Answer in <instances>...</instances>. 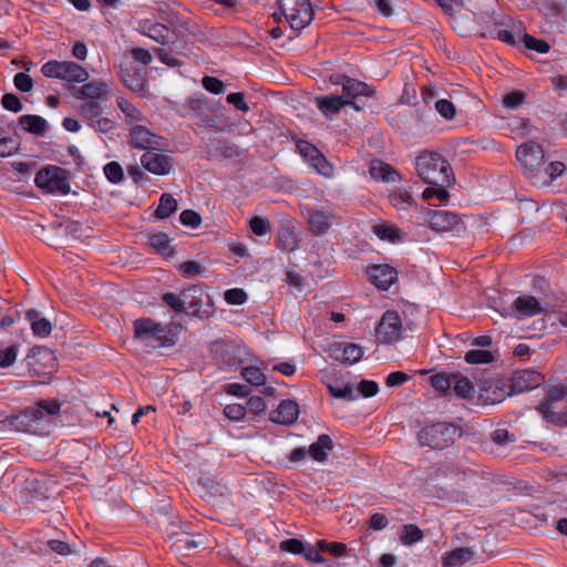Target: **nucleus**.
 <instances>
[{"label":"nucleus","instance_id":"nucleus-59","mask_svg":"<svg viewBox=\"0 0 567 567\" xmlns=\"http://www.w3.org/2000/svg\"><path fill=\"white\" fill-rule=\"evenodd\" d=\"M179 220L184 226L196 228L202 223L200 215L193 209H185L179 215Z\"/></svg>","mask_w":567,"mask_h":567},{"label":"nucleus","instance_id":"nucleus-10","mask_svg":"<svg viewBox=\"0 0 567 567\" xmlns=\"http://www.w3.org/2000/svg\"><path fill=\"white\" fill-rule=\"evenodd\" d=\"M128 144L132 148L148 151H163L166 146L164 137L151 132L144 125H132L128 131Z\"/></svg>","mask_w":567,"mask_h":567},{"label":"nucleus","instance_id":"nucleus-57","mask_svg":"<svg viewBox=\"0 0 567 567\" xmlns=\"http://www.w3.org/2000/svg\"><path fill=\"white\" fill-rule=\"evenodd\" d=\"M224 298L229 305L239 306L247 301V293L240 288H233L225 291Z\"/></svg>","mask_w":567,"mask_h":567},{"label":"nucleus","instance_id":"nucleus-30","mask_svg":"<svg viewBox=\"0 0 567 567\" xmlns=\"http://www.w3.org/2000/svg\"><path fill=\"white\" fill-rule=\"evenodd\" d=\"M566 169L563 162H551L543 166L539 176L533 181V185L543 187L549 185L556 177L560 176Z\"/></svg>","mask_w":567,"mask_h":567},{"label":"nucleus","instance_id":"nucleus-6","mask_svg":"<svg viewBox=\"0 0 567 567\" xmlns=\"http://www.w3.org/2000/svg\"><path fill=\"white\" fill-rule=\"evenodd\" d=\"M279 3L286 20L295 30H302L315 17L309 0H279Z\"/></svg>","mask_w":567,"mask_h":567},{"label":"nucleus","instance_id":"nucleus-31","mask_svg":"<svg viewBox=\"0 0 567 567\" xmlns=\"http://www.w3.org/2000/svg\"><path fill=\"white\" fill-rule=\"evenodd\" d=\"M73 95L76 99H101L107 94V85L104 82L93 81L76 89L73 87Z\"/></svg>","mask_w":567,"mask_h":567},{"label":"nucleus","instance_id":"nucleus-7","mask_svg":"<svg viewBox=\"0 0 567 567\" xmlns=\"http://www.w3.org/2000/svg\"><path fill=\"white\" fill-rule=\"evenodd\" d=\"M567 395L564 386H555L550 389L544 400L537 406V411L548 423L564 426L567 425V412L556 411L557 404Z\"/></svg>","mask_w":567,"mask_h":567},{"label":"nucleus","instance_id":"nucleus-43","mask_svg":"<svg viewBox=\"0 0 567 567\" xmlns=\"http://www.w3.org/2000/svg\"><path fill=\"white\" fill-rule=\"evenodd\" d=\"M372 231L375 236H378L381 240H388L390 243H396L400 237L398 234V229L391 225L379 224L372 227Z\"/></svg>","mask_w":567,"mask_h":567},{"label":"nucleus","instance_id":"nucleus-20","mask_svg":"<svg viewBox=\"0 0 567 567\" xmlns=\"http://www.w3.org/2000/svg\"><path fill=\"white\" fill-rule=\"evenodd\" d=\"M207 154L209 158L231 159L240 156V151L230 141L226 138H210L207 143Z\"/></svg>","mask_w":567,"mask_h":567},{"label":"nucleus","instance_id":"nucleus-60","mask_svg":"<svg viewBox=\"0 0 567 567\" xmlns=\"http://www.w3.org/2000/svg\"><path fill=\"white\" fill-rule=\"evenodd\" d=\"M447 186H434L425 188L423 192V198L430 199L436 197L440 202H445L449 198V192L445 189Z\"/></svg>","mask_w":567,"mask_h":567},{"label":"nucleus","instance_id":"nucleus-28","mask_svg":"<svg viewBox=\"0 0 567 567\" xmlns=\"http://www.w3.org/2000/svg\"><path fill=\"white\" fill-rule=\"evenodd\" d=\"M347 103H350V101H343V96L341 95L330 94L316 97L317 107L327 117H332L338 114Z\"/></svg>","mask_w":567,"mask_h":567},{"label":"nucleus","instance_id":"nucleus-18","mask_svg":"<svg viewBox=\"0 0 567 567\" xmlns=\"http://www.w3.org/2000/svg\"><path fill=\"white\" fill-rule=\"evenodd\" d=\"M42 361L43 371L38 369V384H49L58 371V359L51 349L38 344V364Z\"/></svg>","mask_w":567,"mask_h":567},{"label":"nucleus","instance_id":"nucleus-16","mask_svg":"<svg viewBox=\"0 0 567 567\" xmlns=\"http://www.w3.org/2000/svg\"><path fill=\"white\" fill-rule=\"evenodd\" d=\"M427 220L430 227L436 231L458 230L462 226L461 217L447 210H429Z\"/></svg>","mask_w":567,"mask_h":567},{"label":"nucleus","instance_id":"nucleus-24","mask_svg":"<svg viewBox=\"0 0 567 567\" xmlns=\"http://www.w3.org/2000/svg\"><path fill=\"white\" fill-rule=\"evenodd\" d=\"M8 424L17 432L33 433L35 429V410L27 409L8 417Z\"/></svg>","mask_w":567,"mask_h":567},{"label":"nucleus","instance_id":"nucleus-27","mask_svg":"<svg viewBox=\"0 0 567 567\" xmlns=\"http://www.w3.org/2000/svg\"><path fill=\"white\" fill-rule=\"evenodd\" d=\"M370 175L375 181L393 183L401 181L400 174L390 165L380 159H373L369 167Z\"/></svg>","mask_w":567,"mask_h":567},{"label":"nucleus","instance_id":"nucleus-38","mask_svg":"<svg viewBox=\"0 0 567 567\" xmlns=\"http://www.w3.org/2000/svg\"><path fill=\"white\" fill-rule=\"evenodd\" d=\"M116 105L122 111V113L125 115V122L126 124H134L140 123L144 120L143 113L133 105L128 100L118 96L116 99Z\"/></svg>","mask_w":567,"mask_h":567},{"label":"nucleus","instance_id":"nucleus-46","mask_svg":"<svg viewBox=\"0 0 567 567\" xmlns=\"http://www.w3.org/2000/svg\"><path fill=\"white\" fill-rule=\"evenodd\" d=\"M493 360V353L487 350H470L465 354V361L470 364L489 363Z\"/></svg>","mask_w":567,"mask_h":567},{"label":"nucleus","instance_id":"nucleus-11","mask_svg":"<svg viewBox=\"0 0 567 567\" xmlns=\"http://www.w3.org/2000/svg\"><path fill=\"white\" fill-rule=\"evenodd\" d=\"M377 340L381 343L390 344L396 342L402 337V321L396 311H386L383 313L377 329Z\"/></svg>","mask_w":567,"mask_h":567},{"label":"nucleus","instance_id":"nucleus-52","mask_svg":"<svg viewBox=\"0 0 567 567\" xmlns=\"http://www.w3.org/2000/svg\"><path fill=\"white\" fill-rule=\"evenodd\" d=\"M104 174L106 178L113 184H117L124 178L123 168L117 162L107 163L104 166Z\"/></svg>","mask_w":567,"mask_h":567},{"label":"nucleus","instance_id":"nucleus-25","mask_svg":"<svg viewBox=\"0 0 567 567\" xmlns=\"http://www.w3.org/2000/svg\"><path fill=\"white\" fill-rule=\"evenodd\" d=\"M172 548L181 555H192L203 542L195 539L185 532L174 533L171 535Z\"/></svg>","mask_w":567,"mask_h":567},{"label":"nucleus","instance_id":"nucleus-29","mask_svg":"<svg viewBox=\"0 0 567 567\" xmlns=\"http://www.w3.org/2000/svg\"><path fill=\"white\" fill-rule=\"evenodd\" d=\"M334 443L328 434H320L308 450L310 457L317 462L323 463L328 460V452L332 451Z\"/></svg>","mask_w":567,"mask_h":567},{"label":"nucleus","instance_id":"nucleus-35","mask_svg":"<svg viewBox=\"0 0 567 567\" xmlns=\"http://www.w3.org/2000/svg\"><path fill=\"white\" fill-rule=\"evenodd\" d=\"M474 553L470 548L458 547L447 553L442 558L443 567H460L471 560Z\"/></svg>","mask_w":567,"mask_h":567},{"label":"nucleus","instance_id":"nucleus-23","mask_svg":"<svg viewBox=\"0 0 567 567\" xmlns=\"http://www.w3.org/2000/svg\"><path fill=\"white\" fill-rule=\"evenodd\" d=\"M205 292L199 286H190L182 290V302L184 312L198 315L203 306V298Z\"/></svg>","mask_w":567,"mask_h":567},{"label":"nucleus","instance_id":"nucleus-2","mask_svg":"<svg viewBox=\"0 0 567 567\" xmlns=\"http://www.w3.org/2000/svg\"><path fill=\"white\" fill-rule=\"evenodd\" d=\"M134 337L151 349L174 343L166 329L151 318H140L134 321Z\"/></svg>","mask_w":567,"mask_h":567},{"label":"nucleus","instance_id":"nucleus-41","mask_svg":"<svg viewBox=\"0 0 567 567\" xmlns=\"http://www.w3.org/2000/svg\"><path fill=\"white\" fill-rule=\"evenodd\" d=\"M148 241L151 247L154 248L157 252L162 254L163 256L173 255L171 240L165 233H157L151 235Z\"/></svg>","mask_w":567,"mask_h":567},{"label":"nucleus","instance_id":"nucleus-61","mask_svg":"<svg viewBox=\"0 0 567 567\" xmlns=\"http://www.w3.org/2000/svg\"><path fill=\"white\" fill-rule=\"evenodd\" d=\"M227 103L234 105V107L238 111L247 113L249 111V105L245 101V93L236 92L230 93L226 97Z\"/></svg>","mask_w":567,"mask_h":567},{"label":"nucleus","instance_id":"nucleus-21","mask_svg":"<svg viewBox=\"0 0 567 567\" xmlns=\"http://www.w3.org/2000/svg\"><path fill=\"white\" fill-rule=\"evenodd\" d=\"M331 355L346 364H353L361 360L363 350L359 344L337 342L330 348Z\"/></svg>","mask_w":567,"mask_h":567},{"label":"nucleus","instance_id":"nucleus-5","mask_svg":"<svg viewBox=\"0 0 567 567\" xmlns=\"http://www.w3.org/2000/svg\"><path fill=\"white\" fill-rule=\"evenodd\" d=\"M70 172L55 165L38 171V188L48 194L66 195L70 193Z\"/></svg>","mask_w":567,"mask_h":567},{"label":"nucleus","instance_id":"nucleus-26","mask_svg":"<svg viewBox=\"0 0 567 567\" xmlns=\"http://www.w3.org/2000/svg\"><path fill=\"white\" fill-rule=\"evenodd\" d=\"M513 309L519 317H533L544 312V308L534 296L517 297L513 302Z\"/></svg>","mask_w":567,"mask_h":567},{"label":"nucleus","instance_id":"nucleus-53","mask_svg":"<svg viewBox=\"0 0 567 567\" xmlns=\"http://www.w3.org/2000/svg\"><path fill=\"white\" fill-rule=\"evenodd\" d=\"M317 546L321 551H328L336 557L343 556L347 553V545L343 543H329L327 540H318Z\"/></svg>","mask_w":567,"mask_h":567},{"label":"nucleus","instance_id":"nucleus-42","mask_svg":"<svg viewBox=\"0 0 567 567\" xmlns=\"http://www.w3.org/2000/svg\"><path fill=\"white\" fill-rule=\"evenodd\" d=\"M423 532L414 524H406L400 534V540L403 545H412L420 542L423 538Z\"/></svg>","mask_w":567,"mask_h":567},{"label":"nucleus","instance_id":"nucleus-51","mask_svg":"<svg viewBox=\"0 0 567 567\" xmlns=\"http://www.w3.org/2000/svg\"><path fill=\"white\" fill-rule=\"evenodd\" d=\"M389 198L392 205L399 209H404L405 206L414 203L412 195L408 190L393 192Z\"/></svg>","mask_w":567,"mask_h":567},{"label":"nucleus","instance_id":"nucleus-3","mask_svg":"<svg viewBox=\"0 0 567 567\" xmlns=\"http://www.w3.org/2000/svg\"><path fill=\"white\" fill-rule=\"evenodd\" d=\"M458 427L452 423L437 422L424 426L417 434L422 446H429L432 450H443L452 445Z\"/></svg>","mask_w":567,"mask_h":567},{"label":"nucleus","instance_id":"nucleus-19","mask_svg":"<svg viewBox=\"0 0 567 567\" xmlns=\"http://www.w3.org/2000/svg\"><path fill=\"white\" fill-rule=\"evenodd\" d=\"M307 223L309 229L316 235H324L336 221V216L331 212L321 209H308Z\"/></svg>","mask_w":567,"mask_h":567},{"label":"nucleus","instance_id":"nucleus-33","mask_svg":"<svg viewBox=\"0 0 567 567\" xmlns=\"http://www.w3.org/2000/svg\"><path fill=\"white\" fill-rule=\"evenodd\" d=\"M60 74V79L68 82L84 83L89 79V72L72 61H63Z\"/></svg>","mask_w":567,"mask_h":567},{"label":"nucleus","instance_id":"nucleus-64","mask_svg":"<svg viewBox=\"0 0 567 567\" xmlns=\"http://www.w3.org/2000/svg\"><path fill=\"white\" fill-rule=\"evenodd\" d=\"M435 109L446 120H452L455 116V106L449 100H439L435 103Z\"/></svg>","mask_w":567,"mask_h":567},{"label":"nucleus","instance_id":"nucleus-50","mask_svg":"<svg viewBox=\"0 0 567 567\" xmlns=\"http://www.w3.org/2000/svg\"><path fill=\"white\" fill-rule=\"evenodd\" d=\"M243 378L254 385H261L265 383L266 377L262 371L257 367H247L241 371Z\"/></svg>","mask_w":567,"mask_h":567},{"label":"nucleus","instance_id":"nucleus-45","mask_svg":"<svg viewBox=\"0 0 567 567\" xmlns=\"http://www.w3.org/2000/svg\"><path fill=\"white\" fill-rule=\"evenodd\" d=\"M506 395L509 394L508 392H505L503 388H499L497 384H491L484 390V393L481 394V398L485 403L495 404L502 402Z\"/></svg>","mask_w":567,"mask_h":567},{"label":"nucleus","instance_id":"nucleus-47","mask_svg":"<svg viewBox=\"0 0 567 567\" xmlns=\"http://www.w3.org/2000/svg\"><path fill=\"white\" fill-rule=\"evenodd\" d=\"M249 228L255 235L265 236L267 234H270L271 224H270L269 219L266 217L254 216L249 220Z\"/></svg>","mask_w":567,"mask_h":567},{"label":"nucleus","instance_id":"nucleus-8","mask_svg":"<svg viewBox=\"0 0 567 567\" xmlns=\"http://www.w3.org/2000/svg\"><path fill=\"white\" fill-rule=\"evenodd\" d=\"M516 157L525 169L526 176L533 182L539 176L544 166V151L535 142H528L518 146Z\"/></svg>","mask_w":567,"mask_h":567},{"label":"nucleus","instance_id":"nucleus-49","mask_svg":"<svg viewBox=\"0 0 567 567\" xmlns=\"http://www.w3.org/2000/svg\"><path fill=\"white\" fill-rule=\"evenodd\" d=\"M327 388L329 393L337 399H343L346 401H354L358 399V395L354 394L353 386L351 384H346L343 388L327 384Z\"/></svg>","mask_w":567,"mask_h":567},{"label":"nucleus","instance_id":"nucleus-54","mask_svg":"<svg viewBox=\"0 0 567 567\" xmlns=\"http://www.w3.org/2000/svg\"><path fill=\"white\" fill-rule=\"evenodd\" d=\"M452 382H453V373L446 374V373H437L431 377V384L432 386L441 392H445L449 389H452Z\"/></svg>","mask_w":567,"mask_h":567},{"label":"nucleus","instance_id":"nucleus-14","mask_svg":"<svg viewBox=\"0 0 567 567\" xmlns=\"http://www.w3.org/2000/svg\"><path fill=\"white\" fill-rule=\"evenodd\" d=\"M163 151H148L141 156L142 166L154 175H168L174 167V158L162 153Z\"/></svg>","mask_w":567,"mask_h":567},{"label":"nucleus","instance_id":"nucleus-63","mask_svg":"<svg viewBox=\"0 0 567 567\" xmlns=\"http://www.w3.org/2000/svg\"><path fill=\"white\" fill-rule=\"evenodd\" d=\"M2 106L11 112L18 113L22 110L20 99L13 93H6L1 100Z\"/></svg>","mask_w":567,"mask_h":567},{"label":"nucleus","instance_id":"nucleus-37","mask_svg":"<svg viewBox=\"0 0 567 567\" xmlns=\"http://www.w3.org/2000/svg\"><path fill=\"white\" fill-rule=\"evenodd\" d=\"M499 24L501 23L495 21V22H493L492 25H487L486 28H484L481 31V37L482 38L492 37V38H495L504 43L515 47L517 44V41H516L513 32L505 30V29H498Z\"/></svg>","mask_w":567,"mask_h":567},{"label":"nucleus","instance_id":"nucleus-40","mask_svg":"<svg viewBox=\"0 0 567 567\" xmlns=\"http://www.w3.org/2000/svg\"><path fill=\"white\" fill-rule=\"evenodd\" d=\"M177 209V200L167 193H164L161 198L158 206L155 209V216L159 219L169 217Z\"/></svg>","mask_w":567,"mask_h":567},{"label":"nucleus","instance_id":"nucleus-55","mask_svg":"<svg viewBox=\"0 0 567 567\" xmlns=\"http://www.w3.org/2000/svg\"><path fill=\"white\" fill-rule=\"evenodd\" d=\"M526 94L523 91H513L503 99V104L507 109H518L525 102Z\"/></svg>","mask_w":567,"mask_h":567},{"label":"nucleus","instance_id":"nucleus-56","mask_svg":"<svg viewBox=\"0 0 567 567\" xmlns=\"http://www.w3.org/2000/svg\"><path fill=\"white\" fill-rule=\"evenodd\" d=\"M18 150V143L12 137L6 136L0 128V156L7 157Z\"/></svg>","mask_w":567,"mask_h":567},{"label":"nucleus","instance_id":"nucleus-4","mask_svg":"<svg viewBox=\"0 0 567 567\" xmlns=\"http://www.w3.org/2000/svg\"><path fill=\"white\" fill-rule=\"evenodd\" d=\"M167 22L168 24H164L145 20L140 23V29L145 35L163 45L175 43L186 30L185 23L176 14H173Z\"/></svg>","mask_w":567,"mask_h":567},{"label":"nucleus","instance_id":"nucleus-1","mask_svg":"<svg viewBox=\"0 0 567 567\" xmlns=\"http://www.w3.org/2000/svg\"><path fill=\"white\" fill-rule=\"evenodd\" d=\"M415 169L422 181L429 185L450 186L452 183V167L437 153H421L415 158Z\"/></svg>","mask_w":567,"mask_h":567},{"label":"nucleus","instance_id":"nucleus-17","mask_svg":"<svg viewBox=\"0 0 567 567\" xmlns=\"http://www.w3.org/2000/svg\"><path fill=\"white\" fill-rule=\"evenodd\" d=\"M367 274L371 282L381 290H388L398 279V271L389 265H372Z\"/></svg>","mask_w":567,"mask_h":567},{"label":"nucleus","instance_id":"nucleus-12","mask_svg":"<svg viewBox=\"0 0 567 567\" xmlns=\"http://www.w3.org/2000/svg\"><path fill=\"white\" fill-rule=\"evenodd\" d=\"M118 76L123 84L131 91L144 95L147 89L146 71L134 65L132 61L121 62Z\"/></svg>","mask_w":567,"mask_h":567},{"label":"nucleus","instance_id":"nucleus-34","mask_svg":"<svg viewBox=\"0 0 567 567\" xmlns=\"http://www.w3.org/2000/svg\"><path fill=\"white\" fill-rule=\"evenodd\" d=\"M52 532L56 533V528L41 530V542L49 548L51 553H56L62 556L70 555L72 553L70 545L59 538L52 537Z\"/></svg>","mask_w":567,"mask_h":567},{"label":"nucleus","instance_id":"nucleus-48","mask_svg":"<svg viewBox=\"0 0 567 567\" xmlns=\"http://www.w3.org/2000/svg\"><path fill=\"white\" fill-rule=\"evenodd\" d=\"M523 42L526 49L536 51L538 53H547L550 49L547 41L537 39L528 33H524Z\"/></svg>","mask_w":567,"mask_h":567},{"label":"nucleus","instance_id":"nucleus-62","mask_svg":"<svg viewBox=\"0 0 567 567\" xmlns=\"http://www.w3.org/2000/svg\"><path fill=\"white\" fill-rule=\"evenodd\" d=\"M13 82H14L16 87L21 92H29L33 87L32 78L24 72L17 73L14 75Z\"/></svg>","mask_w":567,"mask_h":567},{"label":"nucleus","instance_id":"nucleus-22","mask_svg":"<svg viewBox=\"0 0 567 567\" xmlns=\"http://www.w3.org/2000/svg\"><path fill=\"white\" fill-rule=\"evenodd\" d=\"M299 415V405L292 400H284L278 408L270 412L269 420L277 424L291 425Z\"/></svg>","mask_w":567,"mask_h":567},{"label":"nucleus","instance_id":"nucleus-36","mask_svg":"<svg viewBox=\"0 0 567 567\" xmlns=\"http://www.w3.org/2000/svg\"><path fill=\"white\" fill-rule=\"evenodd\" d=\"M277 246L285 251H293L298 248V238L290 226H280L277 231Z\"/></svg>","mask_w":567,"mask_h":567},{"label":"nucleus","instance_id":"nucleus-13","mask_svg":"<svg viewBox=\"0 0 567 567\" xmlns=\"http://www.w3.org/2000/svg\"><path fill=\"white\" fill-rule=\"evenodd\" d=\"M298 153L313 167L319 174L324 177H330L333 174L332 165L327 161L324 155L308 141L299 140L296 143Z\"/></svg>","mask_w":567,"mask_h":567},{"label":"nucleus","instance_id":"nucleus-58","mask_svg":"<svg viewBox=\"0 0 567 567\" xmlns=\"http://www.w3.org/2000/svg\"><path fill=\"white\" fill-rule=\"evenodd\" d=\"M204 89L214 94H221L225 91V84L223 81L215 76H204L202 80Z\"/></svg>","mask_w":567,"mask_h":567},{"label":"nucleus","instance_id":"nucleus-15","mask_svg":"<svg viewBox=\"0 0 567 567\" xmlns=\"http://www.w3.org/2000/svg\"><path fill=\"white\" fill-rule=\"evenodd\" d=\"M544 382L542 373L535 370H520L513 373L511 378V385L508 394L522 393L524 391L533 390Z\"/></svg>","mask_w":567,"mask_h":567},{"label":"nucleus","instance_id":"nucleus-32","mask_svg":"<svg viewBox=\"0 0 567 567\" xmlns=\"http://www.w3.org/2000/svg\"><path fill=\"white\" fill-rule=\"evenodd\" d=\"M61 403L58 400H40L38 401V434H49L50 430L41 427L44 415L59 416Z\"/></svg>","mask_w":567,"mask_h":567},{"label":"nucleus","instance_id":"nucleus-39","mask_svg":"<svg viewBox=\"0 0 567 567\" xmlns=\"http://www.w3.org/2000/svg\"><path fill=\"white\" fill-rule=\"evenodd\" d=\"M452 390L457 396L462 399L473 398L474 386L472 382L461 374L453 373Z\"/></svg>","mask_w":567,"mask_h":567},{"label":"nucleus","instance_id":"nucleus-44","mask_svg":"<svg viewBox=\"0 0 567 567\" xmlns=\"http://www.w3.org/2000/svg\"><path fill=\"white\" fill-rule=\"evenodd\" d=\"M81 115L89 121L90 126L102 116L101 104L96 101H90L81 106Z\"/></svg>","mask_w":567,"mask_h":567},{"label":"nucleus","instance_id":"nucleus-9","mask_svg":"<svg viewBox=\"0 0 567 567\" xmlns=\"http://www.w3.org/2000/svg\"><path fill=\"white\" fill-rule=\"evenodd\" d=\"M334 84L342 86L343 101H350L347 105L352 106L355 111H360L361 107L354 102L359 96L373 97L375 90L367 84L365 82L349 78L347 75L338 74L331 80Z\"/></svg>","mask_w":567,"mask_h":567}]
</instances>
